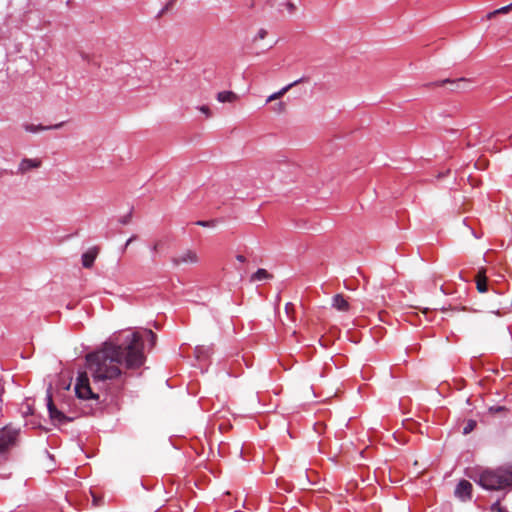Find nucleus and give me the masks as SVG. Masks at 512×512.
<instances>
[{"mask_svg": "<svg viewBox=\"0 0 512 512\" xmlns=\"http://www.w3.org/2000/svg\"><path fill=\"white\" fill-rule=\"evenodd\" d=\"M273 275L270 274L266 269L260 268L258 269L252 276L251 282L261 281V280H269L272 279Z\"/></svg>", "mask_w": 512, "mask_h": 512, "instance_id": "nucleus-16", "label": "nucleus"}, {"mask_svg": "<svg viewBox=\"0 0 512 512\" xmlns=\"http://www.w3.org/2000/svg\"><path fill=\"white\" fill-rule=\"evenodd\" d=\"M144 342L139 332H133L123 339L113 337L105 341L101 347L86 355L87 371L79 373L75 385V392L80 399L98 400L99 396L93 392L89 376L94 383H104L124 374L125 370L140 368L145 362L143 353Z\"/></svg>", "mask_w": 512, "mask_h": 512, "instance_id": "nucleus-1", "label": "nucleus"}, {"mask_svg": "<svg viewBox=\"0 0 512 512\" xmlns=\"http://www.w3.org/2000/svg\"><path fill=\"white\" fill-rule=\"evenodd\" d=\"M480 486L487 490H501L512 486V466L500 467L495 470H483L478 479L470 475Z\"/></svg>", "mask_w": 512, "mask_h": 512, "instance_id": "nucleus-2", "label": "nucleus"}, {"mask_svg": "<svg viewBox=\"0 0 512 512\" xmlns=\"http://www.w3.org/2000/svg\"><path fill=\"white\" fill-rule=\"evenodd\" d=\"M47 407H48V411H49V416L53 422L64 423V422L71 420L63 413L62 410H59L55 406L53 399H52V395L49 391L47 394Z\"/></svg>", "mask_w": 512, "mask_h": 512, "instance_id": "nucleus-6", "label": "nucleus"}, {"mask_svg": "<svg viewBox=\"0 0 512 512\" xmlns=\"http://www.w3.org/2000/svg\"><path fill=\"white\" fill-rule=\"evenodd\" d=\"M146 333L150 337L151 344L154 345L156 341V334L152 332V330H146Z\"/></svg>", "mask_w": 512, "mask_h": 512, "instance_id": "nucleus-26", "label": "nucleus"}, {"mask_svg": "<svg viewBox=\"0 0 512 512\" xmlns=\"http://www.w3.org/2000/svg\"><path fill=\"white\" fill-rule=\"evenodd\" d=\"M476 288L480 293L488 291V278L486 276V270L480 269L475 277Z\"/></svg>", "mask_w": 512, "mask_h": 512, "instance_id": "nucleus-10", "label": "nucleus"}, {"mask_svg": "<svg viewBox=\"0 0 512 512\" xmlns=\"http://www.w3.org/2000/svg\"><path fill=\"white\" fill-rule=\"evenodd\" d=\"M198 109H199L200 112L205 114V116L207 118H210L212 116V112H211L210 108L207 105H202Z\"/></svg>", "mask_w": 512, "mask_h": 512, "instance_id": "nucleus-23", "label": "nucleus"}, {"mask_svg": "<svg viewBox=\"0 0 512 512\" xmlns=\"http://www.w3.org/2000/svg\"><path fill=\"white\" fill-rule=\"evenodd\" d=\"M64 125V122H60L54 125L43 126V125H35V124H25L23 127L27 132L30 133H38L46 130L60 129Z\"/></svg>", "mask_w": 512, "mask_h": 512, "instance_id": "nucleus-11", "label": "nucleus"}, {"mask_svg": "<svg viewBox=\"0 0 512 512\" xmlns=\"http://www.w3.org/2000/svg\"><path fill=\"white\" fill-rule=\"evenodd\" d=\"M476 427V421L475 420H468L466 425L463 428V434L467 435L470 432H472Z\"/></svg>", "mask_w": 512, "mask_h": 512, "instance_id": "nucleus-18", "label": "nucleus"}, {"mask_svg": "<svg viewBox=\"0 0 512 512\" xmlns=\"http://www.w3.org/2000/svg\"><path fill=\"white\" fill-rule=\"evenodd\" d=\"M128 221H129V216H126V217H124L123 219H121V220H120V222H121L122 224H127V223H128Z\"/></svg>", "mask_w": 512, "mask_h": 512, "instance_id": "nucleus-33", "label": "nucleus"}, {"mask_svg": "<svg viewBox=\"0 0 512 512\" xmlns=\"http://www.w3.org/2000/svg\"><path fill=\"white\" fill-rule=\"evenodd\" d=\"M273 111L277 112V113H284L286 111V104L282 101L276 103L274 106H273Z\"/></svg>", "mask_w": 512, "mask_h": 512, "instance_id": "nucleus-20", "label": "nucleus"}, {"mask_svg": "<svg viewBox=\"0 0 512 512\" xmlns=\"http://www.w3.org/2000/svg\"><path fill=\"white\" fill-rule=\"evenodd\" d=\"M42 165V161L40 159H32V158H23L18 166V173L25 174L31 169H37Z\"/></svg>", "mask_w": 512, "mask_h": 512, "instance_id": "nucleus-8", "label": "nucleus"}, {"mask_svg": "<svg viewBox=\"0 0 512 512\" xmlns=\"http://www.w3.org/2000/svg\"><path fill=\"white\" fill-rule=\"evenodd\" d=\"M267 31L264 28L258 30L257 34L253 38V42H257L259 40H263L267 36Z\"/></svg>", "mask_w": 512, "mask_h": 512, "instance_id": "nucleus-19", "label": "nucleus"}, {"mask_svg": "<svg viewBox=\"0 0 512 512\" xmlns=\"http://www.w3.org/2000/svg\"><path fill=\"white\" fill-rule=\"evenodd\" d=\"M489 411H490V413L495 414V413L505 412L506 408L504 406L490 407Z\"/></svg>", "mask_w": 512, "mask_h": 512, "instance_id": "nucleus-24", "label": "nucleus"}, {"mask_svg": "<svg viewBox=\"0 0 512 512\" xmlns=\"http://www.w3.org/2000/svg\"><path fill=\"white\" fill-rule=\"evenodd\" d=\"M287 7H288V10H289L290 12H294V11H295V9H296V8H295V5H294V4H292V3H288V4H287Z\"/></svg>", "mask_w": 512, "mask_h": 512, "instance_id": "nucleus-30", "label": "nucleus"}, {"mask_svg": "<svg viewBox=\"0 0 512 512\" xmlns=\"http://www.w3.org/2000/svg\"><path fill=\"white\" fill-rule=\"evenodd\" d=\"M472 484L467 480H461L454 491V494L457 498L461 499L462 501H466L471 499L472 496Z\"/></svg>", "mask_w": 512, "mask_h": 512, "instance_id": "nucleus-7", "label": "nucleus"}, {"mask_svg": "<svg viewBox=\"0 0 512 512\" xmlns=\"http://www.w3.org/2000/svg\"><path fill=\"white\" fill-rule=\"evenodd\" d=\"M20 429L12 425L0 428V454L7 453L18 443Z\"/></svg>", "mask_w": 512, "mask_h": 512, "instance_id": "nucleus-3", "label": "nucleus"}, {"mask_svg": "<svg viewBox=\"0 0 512 512\" xmlns=\"http://www.w3.org/2000/svg\"><path fill=\"white\" fill-rule=\"evenodd\" d=\"M466 82H467V80L465 78H460L456 81L450 80V79H444V80L429 83V84H427V86L428 87H440V86H444L446 84H451V85L455 86V89H458V88H460L462 83H466Z\"/></svg>", "mask_w": 512, "mask_h": 512, "instance_id": "nucleus-14", "label": "nucleus"}, {"mask_svg": "<svg viewBox=\"0 0 512 512\" xmlns=\"http://www.w3.org/2000/svg\"><path fill=\"white\" fill-rule=\"evenodd\" d=\"M99 253L98 247H92L82 255V265L84 268L89 269L93 266L95 259Z\"/></svg>", "mask_w": 512, "mask_h": 512, "instance_id": "nucleus-9", "label": "nucleus"}, {"mask_svg": "<svg viewBox=\"0 0 512 512\" xmlns=\"http://www.w3.org/2000/svg\"><path fill=\"white\" fill-rule=\"evenodd\" d=\"M500 512H508L506 509L504 511H500Z\"/></svg>", "mask_w": 512, "mask_h": 512, "instance_id": "nucleus-35", "label": "nucleus"}, {"mask_svg": "<svg viewBox=\"0 0 512 512\" xmlns=\"http://www.w3.org/2000/svg\"><path fill=\"white\" fill-rule=\"evenodd\" d=\"M496 15H498V13H496V10H494V11H492V12L488 13L487 18H488V19H492V18H493V17H495Z\"/></svg>", "mask_w": 512, "mask_h": 512, "instance_id": "nucleus-31", "label": "nucleus"}, {"mask_svg": "<svg viewBox=\"0 0 512 512\" xmlns=\"http://www.w3.org/2000/svg\"><path fill=\"white\" fill-rule=\"evenodd\" d=\"M512 307V300L504 294H496L494 301L489 306V311L496 315L506 314Z\"/></svg>", "mask_w": 512, "mask_h": 512, "instance_id": "nucleus-4", "label": "nucleus"}, {"mask_svg": "<svg viewBox=\"0 0 512 512\" xmlns=\"http://www.w3.org/2000/svg\"><path fill=\"white\" fill-rule=\"evenodd\" d=\"M217 100L222 103H233L238 100V95L233 91H222L217 94Z\"/></svg>", "mask_w": 512, "mask_h": 512, "instance_id": "nucleus-15", "label": "nucleus"}, {"mask_svg": "<svg viewBox=\"0 0 512 512\" xmlns=\"http://www.w3.org/2000/svg\"><path fill=\"white\" fill-rule=\"evenodd\" d=\"M332 305L339 311L346 312L349 310V303L342 294H337L333 297Z\"/></svg>", "mask_w": 512, "mask_h": 512, "instance_id": "nucleus-13", "label": "nucleus"}, {"mask_svg": "<svg viewBox=\"0 0 512 512\" xmlns=\"http://www.w3.org/2000/svg\"><path fill=\"white\" fill-rule=\"evenodd\" d=\"M135 239H136V236H132V237H130V238L127 240V242H126L125 247H127V246H128L130 243H132Z\"/></svg>", "mask_w": 512, "mask_h": 512, "instance_id": "nucleus-32", "label": "nucleus"}, {"mask_svg": "<svg viewBox=\"0 0 512 512\" xmlns=\"http://www.w3.org/2000/svg\"><path fill=\"white\" fill-rule=\"evenodd\" d=\"M92 496H93V504L95 506L99 505V502H100L101 499L99 497H97L96 495H94V494H92Z\"/></svg>", "mask_w": 512, "mask_h": 512, "instance_id": "nucleus-29", "label": "nucleus"}, {"mask_svg": "<svg viewBox=\"0 0 512 512\" xmlns=\"http://www.w3.org/2000/svg\"><path fill=\"white\" fill-rule=\"evenodd\" d=\"M491 510L494 512H500V511H504L505 509L503 507H501L500 505V501H496L492 506H491Z\"/></svg>", "mask_w": 512, "mask_h": 512, "instance_id": "nucleus-25", "label": "nucleus"}, {"mask_svg": "<svg viewBox=\"0 0 512 512\" xmlns=\"http://www.w3.org/2000/svg\"><path fill=\"white\" fill-rule=\"evenodd\" d=\"M512 10V3L506 5V6H503L499 9H496V13L498 14H507L509 13L510 11Z\"/></svg>", "mask_w": 512, "mask_h": 512, "instance_id": "nucleus-22", "label": "nucleus"}, {"mask_svg": "<svg viewBox=\"0 0 512 512\" xmlns=\"http://www.w3.org/2000/svg\"><path fill=\"white\" fill-rule=\"evenodd\" d=\"M160 246H161V242H160V241H157V242L153 245L152 250H153L154 252H158V251H159V249H160Z\"/></svg>", "mask_w": 512, "mask_h": 512, "instance_id": "nucleus-27", "label": "nucleus"}, {"mask_svg": "<svg viewBox=\"0 0 512 512\" xmlns=\"http://www.w3.org/2000/svg\"><path fill=\"white\" fill-rule=\"evenodd\" d=\"M303 81V79H298L286 86H284L283 88H281L279 91L271 94L270 96H268V98L266 99V103H270L272 101H275V100H278L280 99L281 97H283L292 87L298 85L299 83H301Z\"/></svg>", "mask_w": 512, "mask_h": 512, "instance_id": "nucleus-12", "label": "nucleus"}, {"mask_svg": "<svg viewBox=\"0 0 512 512\" xmlns=\"http://www.w3.org/2000/svg\"><path fill=\"white\" fill-rule=\"evenodd\" d=\"M236 259H237L239 262H242V263L246 262V257H245V256H243V255H241V254H238V255L236 256Z\"/></svg>", "mask_w": 512, "mask_h": 512, "instance_id": "nucleus-28", "label": "nucleus"}, {"mask_svg": "<svg viewBox=\"0 0 512 512\" xmlns=\"http://www.w3.org/2000/svg\"><path fill=\"white\" fill-rule=\"evenodd\" d=\"M428 308L424 309L423 312L426 314L428 312Z\"/></svg>", "mask_w": 512, "mask_h": 512, "instance_id": "nucleus-34", "label": "nucleus"}, {"mask_svg": "<svg viewBox=\"0 0 512 512\" xmlns=\"http://www.w3.org/2000/svg\"><path fill=\"white\" fill-rule=\"evenodd\" d=\"M285 313L286 315L288 316V318L290 319V321H294L295 320V309H294V304L291 303V302H288L286 303L285 305Z\"/></svg>", "mask_w": 512, "mask_h": 512, "instance_id": "nucleus-17", "label": "nucleus"}, {"mask_svg": "<svg viewBox=\"0 0 512 512\" xmlns=\"http://www.w3.org/2000/svg\"><path fill=\"white\" fill-rule=\"evenodd\" d=\"M195 224L198 226H201V227H214L216 224V221L215 220H210V221L199 220Z\"/></svg>", "mask_w": 512, "mask_h": 512, "instance_id": "nucleus-21", "label": "nucleus"}, {"mask_svg": "<svg viewBox=\"0 0 512 512\" xmlns=\"http://www.w3.org/2000/svg\"><path fill=\"white\" fill-rule=\"evenodd\" d=\"M200 261V258L196 251L187 249L180 253L179 255L172 258V263L175 266H179L181 264H197Z\"/></svg>", "mask_w": 512, "mask_h": 512, "instance_id": "nucleus-5", "label": "nucleus"}]
</instances>
